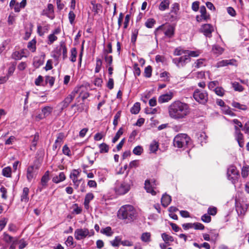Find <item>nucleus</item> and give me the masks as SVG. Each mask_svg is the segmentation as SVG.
<instances>
[{
    "label": "nucleus",
    "instance_id": "nucleus-35",
    "mask_svg": "<svg viewBox=\"0 0 249 249\" xmlns=\"http://www.w3.org/2000/svg\"><path fill=\"white\" fill-rule=\"evenodd\" d=\"M223 49L218 45H214L213 46L212 51L213 53L216 54L217 55H219L222 54L223 52Z\"/></svg>",
    "mask_w": 249,
    "mask_h": 249
},
{
    "label": "nucleus",
    "instance_id": "nucleus-36",
    "mask_svg": "<svg viewBox=\"0 0 249 249\" xmlns=\"http://www.w3.org/2000/svg\"><path fill=\"white\" fill-rule=\"evenodd\" d=\"M200 12L201 13V17L204 20H207L209 18V15L206 13V9L204 6H202L200 8Z\"/></svg>",
    "mask_w": 249,
    "mask_h": 249
},
{
    "label": "nucleus",
    "instance_id": "nucleus-49",
    "mask_svg": "<svg viewBox=\"0 0 249 249\" xmlns=\"http://www.w3.org/2000/svg\"><path fill=\"white\" fill-rule=\"evenodd\" d=\"M122 238L120 236L115 237V239L110 242L111 245L113 247H118L119 243H121Z\"/></svg>",
    "mask_w": 249,
    "mask_h": 249
},
{
    "label": "nucleus",
    "instance_id": "nucleus-4",
    "mask_svg": "<svg viewBox=\"0 0 249 249\" xmlns=\"http://www.w3.org/2000/svg\"><path fill=\"white\" fill-rule=\"evenodd\" d=\"M174 145L178 148H185L191 143L190 138L186 134H178L174 139Z\"/></svg>",
    "mask_w": 249,
    "mask_h": 249
},
{
    "label": "nucleus",
    "instance_id": "nucleus-58",
    "mask_svg": "<svg viewBox=\"0 0 249 249\" xmlns=\"http://www.w3.org/2000/svg\"><path fill=\"white\" fill-rule=\"evenodd\" d=\"M249 172V167L246 166H244L242 169L241 175L243 178L248 177Z\"/></svg>",
    "mask_w": 249,
    "mask_h": 249
},
{
    "label": "nucleus",
    "instance_id": "nucleus-22",
    "mask_svg": "<svg viewBox=\"0 0 249 249\" xmlns=\"http://www.w3.org/2000/svg\"><path fill=\"white\" fill-rule=\"evenodd\" d=\"M235 139L237 141L239 146L240 147H243L244 145V136L243 134L241 133H238L237 134H234Z\"/></svg>",
    "mask_w": 249,
    "mask_h": 249
},
{
    "label": "nucleus",
    "instance_id": "nucleus-53",
    "mask_svg": "<svg viewBox=\"0 0 249 249\" xmlns=\"http://www.w3.org/2000/svg\"><path fill=\"white\" fill-rule=\"evenodd\" d=\"M179 9V5L178 3H174L172 4L171 12L173 13L175 15L178 14V11Z\"/></svg>",
    "mask_w": 249,
    "mask_h": 249
},
{
    "label": "nucleus",
    "instance_id": "nucleus-43",
    "mask_svg": "<svg viewBox=\"0 0 249 249\" xmlns=\"http://www.w3.org/2000/svg\"><path fill=\"white\" fill-rule=\"evenodd\" d=\"M232 88L234 89V90L237 91L239 92H241L243 91L244 88L242 85H241L239 83L236 82H234L231 83Z\"/></svg>",
    "mask_w": 249,
    "mask_h": 249
},
{
    "label": "nucleus",
    "instance_id": "nucleus-50",
    "mask_svg": "<svg viewBox=\"0 0 249 249\" xmlns=\"http://www.w3.org/2000/svg\"><path fill=\"white\" fill-rule=\"evenodd\" d=\"M36 41L33 39L30 41L28 44V48L32 52H34L36 51Z\"/></svg>",
    "mask_w": 249,
    "mask_h": 249
},
{
    "label": "nucleus",
    "instance_id": "nucleus-42",
    "mask_svg": "<svg viewBox=\"0 0 249 249\" xmlns=\"http://www.w3.org/2000/svg\"><path fill=\"white\" fill-rule=\"evenodd\" d=\"M151 234L150 232H144L142 234L141 239L144 242H149L151 240Z\"/></svg>",
    "mask_w": 249,
    "mask_h": 249
},
{
    "label": "nucleus",
    "instance_id": "nucleus-2",
    "mask_svg": "<svg viewBox=\"0 0 249 249\" xmlns=\"http://www.w3.org/2000/svg\"><path fill=\"white\" fill-rule=\"evenodd\" d=\"M118 215L119 218L132 221L136 218L137 212L133 206L125 205L120 208L118 211Z\"/></svg>",
    "mask_w": 249,
    "mask_h": 249
},
{
    "label": "nucleus",
    "instance_id": "nucleus-20",
    "mask_svg": "<svg viewBox=\"0 0 249 249\" xmlns=\"http://www.w3.org/2000/svg\"><path fill=\"white\" fill-rule=\"evenodd\" d=\"M171 201V197L166 194H165L162 196V197L161 198V203L162 205L166 207L170 203Z\"/></svg>",
    "mask_w": 249,
    "mask_h": 249
},
{
    "label": "nucleus",
    "instance_id": "nucleus-23",
    "mask_svg": "<svg viewBox=\"0 0 249 249\" xmlns=\"http://www.w3.org/2000/svg\"><path fill=\"white\" fill-rule=\"evenodd\" d=\"M206 66V59L200 58L196 60L193 65L196 69H198Z\"/></svg>",
    "mask_w": 249,
    "mask_h": 249
},
{
    "label": "nucleus",
    "instance_id": "nucleus-6",
    "mask_svg": "<svg viewBox=\"0 0 249 249\" xmlns=\"http://www.w3.org/2000/svg\"><path fill=\"white\" fill-rule=\"evenodd\" d=\"M94 234L93 230L89 231L87 228H79L75 230L74 237L77 240H81L87 237H90Z\"/></svg>",
    "mask_w": 249,
    "mask_h": 249
},
{
    "label": "nucleus",
    "instance_id": "nucleus-24",
    "mask_svg": "<svg viewBox=\"0 0 249 249\" xmlns=\"http://www.w3.org/2000/svg\"><path fill=\"white\" fill-rule=\"evenodd\" d=\"M89 109V105L88 103L85 102L81 103L78 104L77 106V111L79 112H81L85 111L88 112Z\"/></svg>",
    "mask_w": 249,
    "mask_h": 249
},
{
    "label": "nucleus",
    "instance_id": "nucleus-64",
    "mask_svg": "<svg viewBox=\"0 0 249 249\" xmlns=\"http://www.w3.org/2000/svg\"><path fill=\"white\" fill-rule=\"evenodd\" d=\"M152 68L151 66H148L145 68L144 74L145 76L147 77H150L151 76Z\"/></svg>",
    "mask_w": 249,
    "mask_h": 249
},
{
    "label": "nucleus",
    "instance_id": "nucleus-39",
    "mask_svg": "<svg viewBox=\"0 0 249 249\" xmlns=\"http://www.w3.org/2000/svg\"><path fill=\"white\" fill-rule=\"evenodd\" d=\"M140 110V104L139 103H136L130 109L131 113L134 114H138Z\"/></svg>",
    "mask_w": 249,
    "mask_h": 249
},
{
    "label": "nucleus",
    "instance_id": "nucleus-3",
    "mask_svg": "<svg viewBox=\"0 0 249 249\" xmlns=\"http://www.w3.org/2000/svg\"><path fill=\"white\" fill-rule=\"evenodd\" d=\"M132 183L130 180L125 179L124 181L117 180L114 184V191L119 195L126 194L130 189Z\"/></svg>",
    "mask_w": 249,
    "mask_h": 249
},
{
    "label": "nucleus",
    "instance_id": "nucleus-57",
    "mask_svg": "<svg viewBox=\"0 0 249 249\" xmlns=\"http://www.w3.org/2000/svg\"><path fill=\"white\" fill-rule=\"evenodd\" d=\"M55 79L53 76H46L45 77V81L47 83H48L51 87H52L54 82Z\"/></svg>",
    "mask_w": 249,
    "mask_h": 249
},
{
    "label": "nucleus",
    "instance_id": "nucleus-5",
    "mask_svg": "<svg viewBox=\"0 0 249 249\" xmlns=\"http://www.w3.org/2000/svg\"><path fill=\"white\" fill-rule=\"evenodd\" d=\"M40 163L38 161H35L33 164L29 166L27 169L26 177L28 181L30 182L35 178L37 174V171L40 167Z\"/></svg>",
    "mask_w": 249,
    "mask_h": 249
},
{
    "label": "nucleus",
    "instance_id": "nucleus-25",
    "mask_svg": "<svg viewBox=\"0 0 249 249\" xmlns=\"http://www.w3.org/2000/svg\"><path fill=\"white\" fill-rule=\"evenodd\" d=\"M27 0H22L20 3L17 2L12 8H14L15 12H19L21 8H23L26 5Z\"/></svg>",
    "mask_w": 249,
    "mask_h": 249
},
{
    "label": "nucleus",
    "instance_id": "nucleus-46",
    "mask_svg": "<svg viewBox=\"0 0 249 249\" xmlns=\"http://www.w3.org/2000/svg\"><path fill=\"white\" fill-rule=\"evenodd\" d=\"M3 240L7 243H11L15 240L12 236L9 235L6 232L3 233Z\"/></svg>",
    "mask_w": 249,
    "mask_h": 249
},
{
    "label": "nucleus",
    "instance_id": "nucleus-13",
    "mask_svg": "<svg viewBox=\"0 0 249 249\" xmlns=\"http://www.w3.org/2000/svg\"><path fill=\"white\" fill-rule=\"evenodd\" d=\"M74 89H78L77 94L79 93V97H81L83 101H84L89 97V94L87 91L86 88L84 86H80L76 87Z\"/></svg>",
    "mask_w": 249,
    "mask_h": 249
},
{
    "label": "nucleus",
    "instance_id": "nucleus-30",
    "mask_svg": "<svg viewBox=\"0 0 249 249\" xmlns=\"http://www.w3.org/2000/svg\"><path fill=\"white\" fill-rule=\"evenodd\" d=\"M100 232L101 233L107 236H111L113 234V231L110 227H107L105 228L101 229Z\"/></svg>",
    "mask_w": 249,
    "mask_h": 249
},
{
    "label": "nucleus",
    "instance_id": "nucleus-10",
    "mask_svg": "<svg viewBox=\"0 0 249 249\" xmlns=\"http://www.w3.org/2000/svg\"><path fill=\"white\" fill-rule=\"evenodd\" d=\"M157 184L158 183L155 179L146 180L145 181L144 188L147 193L155 196L156 194L155 189Z\"/></svg>",
    "mask_w": 249,
    "mask_h": 249
},
{
    "label": "nucleus",
    "instance_id": "nucleus-14",
    "mask_svg": "<svg viewBox=\"0 0 249 249\" xmlns=\"http://www.w3.org/2000/svg\"><path fill=\"white\" fill-rule=\"evenodd\" d=\"M173 92L170 91L166 94L161 95L158 98V102L160 104L167 102L171 100L173 98Z\"/></svg>",
    "mask_w": 249,
    "mask_h": 249
},
{
    "label": "nucleus",
    "instance_id": "nucleus-63",
    "mask_svg": "<svg viewBox=\"0 0 249 249\" xmlns=\"http://www.w3.org/2000/svg\"><path fill=\"white\" fill-rule=\"evenodd\" d=\"M193 228L195 230H203L204 229V226L200 223L196 222L193 223Z\"/></svg>",
    "mask_w": 249,
    "mask_h": 249
},
{
    "label": "nucleus",
    "instance_id": "nucleus-47",
    "mask_svg": "<svg viewBox=\"0 0 249 249\" xmlns=\"http://www.w3.org/2000/svg\"><path fill=\"white\" fill-rule=\"evenodd\" d=\"M52 110V107L47 106L42 108V112L45 116H48L51 113Z\"/></svg>",
    "mask_w": 249,
    "mask_h": 249
},
{
    "label": "nucleus",
    "instance_id": "nucleus-44",
    "mask_svg": "<svg viewBox=\"0 0 249 249\" xmlns=\"http://www.w3.org/2000/svg\"><path fill=\"white\" fill-rule=\"evenodd\" d=\"M23 57H26V56L21 54V53L19 51H16L14 52L12 55V57L15 60H20Z\"/></svg>",
    "mask_w": 249,
    "mask_h": 249
},
{
    "label": "nucleus",
    "instance_id": "nucleus-60",
    "mask_svg": "<svg viewBox=\"0 0 249 249\" xmlns=\"http://www.w3.org/2000/svg\"><path fill=\"white\" fill-rule=\"evenodd\" d=\"M142 151L143 149L142 147L140 146H137L134 148L133 152L135 155H140L142 152Z\"/></svg>",
    "mask_w": 249,
    "mask_h": 249
},
{
    "label": "nucleus",
    "instance_id": "nucleus-41",
    "mask_svg": "<svg viewBox=\"0 0 249 249\" xmlns=\"http://www.w3.org/2000/svg\"><path fill=\"white\" fill-rule=\"evenodd\" d=\"M80 175V171L78 170H73L70 175V178L71 179H74L76 178H79Z\"/></svg>",
    "mask_w": 249,
    "mask_h": 249
},
{
    "label": "nucleus",
    "instance_id": "nucleus-1",
    "mask_svg": "<svg viewBox=\"0 0 249 249\" xmlns=\"http://www.w3.org/2000/svg\"><path fill=\"white\" fill-rule=\"evenodd\" d=\"M168 112L171 118L180 120L187 117L190 113V108L187 104L180 100H176L168 106Z\"/></svg>",
    "mask_w": 249,
    "mask_h": 249
},
{
    "label": "nucleus",
    "instance_id": "nucleus-61",
    "mask_svg": "<svg viewBox=\"0 0 249 249\" xmlns=\"http://www.w3.org/2000/svg\"><path fill=\"white\" fill-rule=\"evenodd\" d=\"M74 188L77 189L80 183L82 181V178H76V179L72 180Z\"/></svg>",
    "mask_w": 249,
    "mask_h": 249
},
{
    "label": "nucleus",
    "instance_id": "nucleus-19",
    "mask_svg": "<svg viewBox=\"0 0 249 249\" xmlns=\"http://www.w3.org/2000/svg\"><path fill=\"white\" fill-rule=\"evenodd\" d=\"M49 172L48 171H46L44 175L42 176L41 179V184L42 185V188H38L40 192L42 191L43 188H45L47 185V183L49 180Z\"/></svg>",
    "mask_w": 249,
    "mask_h": 249
},
{
    "label": "nucleus",
    "instance_id": "nucleus-33",
    "mask_svg": "<svg viewBox=\"0 0 249 249\" xmlns=\"http://www.w3.org/2000/svg\"><path fill=\"white\" fill-rule=\"evenodd\" d=\"M159 148V143L157 142L154 141L150 144L149 150L151 153H155Z\"/></svg>",
    "mask_w": 249,
    "mask_h": 249
},
{
    "label": "nucleus",
    "instance_id": "nucleus-37",
    "mask_svg": "<svg viewBox=\"0 0 249 249\" xmlns=\"http://www.w3.org/2000/svg\"><path fill=\"white\" fill-rule=\"evenodd\" d=\"M49 28V25L45 26L42 27L40 25L37 26V32L40 36H43L46 32L48 30Z\"/></svg>",
    "mask_w": 249,
    "mask_h": 249
},
{
    "label": "nucleus",
    "instance_id": "nucleus-32",
    "mask_svg": "<svg viewBox=\"0 0 249 249\" xmlns=\"http://www.w3.org/2000/svg\"><path fill=\"white\" fill-rule=\"evenodd\" d=\"M12 169L10 166L4 168L2 170V175L7 178L11 177Z\"/></svg>",
    "mask_w": 249,
    "mask_h": 249
},
{
    "label": "nucleus",
    "instance_id": "nucleus-15",
    "mask_svg": "<svg viewBox=\"0 0 249 249\" xmlns=\"http://www.w3.org/2000/svg\"><path fill=\"white\" fill-rule=\"evenodd\" d=\"M53 6L52 4H48L47 8L42 11V15L47 16L49 18L53 19L54 16L53 15Z\"/></svg>",
    "mask_w": 249,
    "mask_h": 249
},
{
    "label": "nucleus",
    "instance_id": "nucleus-40",
    "mask_svg": "<svg viewBox=\"0 0 249 249\" xmlns=\"http://www.w3.org/2000/svg\"><path fill=\"white\" fill-rule=\"evenodd\" d=\"M100 153H107L109 150V146L105 143H102L99 145Z\"/></svg>",
    "mask_w": 249,
    "mask_h": 249
},
{
    "label": "nucleus",
    "instance_id": "nucleus-21",
    "mask_svg": "<svg viewBox=\"0 0 249 249\" xmlns=\"http://www.w3.org/2000/svg\"><path fill=\"white\" fill-rule=\"evenodd\" d=\"M66 176L63 172H60L58 176L53 177L52 180L55 183H58L65 180Z\"/></svg>",
    "mask_w": 249,
    "mask_h": 249
},
{
    "label": "nucleus",
    "instance_id": "nucleus-17",
    "mask_svg": "<svg viewBox=\"0 0 249 249\" xmlns=\"http://www.w3.org/2000/svg\"><path fill=\"white\" fill-rule=\"evenodd\" d=\"M200 30L205 36L210 37L213 28L210 24H205L202 26Z\"/></svg>",
    "mask_w": 249,
    "mask_h": 249
},
{
    "label": "nucleus",
    "instance_id": "nucleus-45",
    "mask_svg": "<svg viewBox=\"0 0 249 249\" xmlns=\"http://www.w3.org/2000/svg\"><path fill=\"white\" fill-rule=\"evenodd\" d=\"M200 53V52L198 51H194L187 50L186 52V55H188V57L190 58L191 57H197L199 56Z\"/></svg>",
    "mask_w": 249,
    "mask_h": 249
},
{
    "label": "nucleus",
    "instance_id": "nucleus-34",
    "mask_svg": "<svg viewBox=\"0 0 249 249\" xmlns=\"http://www.w3.org/2000/svg\"><path fill=\"white\" fill-rule=\"evenodd\" d=\"M39 140V135L38 134H35L33 137V140H32V144L31 145L30 149L31 150H34L36 149V146L37 144V142Z\"/></svg>",
    "mask_w": 249,
    "mask_h": 249
},
{
    "label": "nucleus",
    "instance_id": "nucleus-51",
    "mask_svg": "<svg viewBox=\"0 0 249 249\" xmlns=\"http://www.w3.org/2000/svg\"><path fill=\"white\" fill-rule=\"evenodd\" d=\"M123 129L122 128H120L116 133L113 139H112V142L115 143L118 140V139H119L120 136L123 134Z\"/></svg>",
    "mask_w": 249,
    "mask_h": 249
},
{
    "label": "nucleus",
    "instance_id": "nucleus-56",
    "mask_svg": "<svg viewBox=\"0 0 249 249\" xmlns=\"http://www.w3.org/2000/svg\"><path fill=\"white\" fill-rule=\"evenodd\" d=\"M48 44L50 45L57 39V37L55 35L51 34L48 36Z\"/></svg>",
    "mask_w": 249,
    "mask_h": 249
},
{
    "label": "nucleus",
    "instance_id": "nucleus-31",
    "mask_svg": "<svg viewBox=\"0 0 249 249\" xmlns=\"http://www.w3.org/2000/svg\"><path fill=\"white\" fill-rule=\"evenodd\" d=\"M71 55L70 57V60L72 62H75L76 60V57L77 55V52L75 48H72L71 49Z\"/></svg>",
    "mask_w": 249,
    "mask_h": 249
},
{
    "label": "nucleus",
    "instance_id": "nucleus-59",
    "mask_svg": "<svg viewBox=\"0 0 249 249\" xmlns=\"http://www.w3.org/2000/svg\"><path fill=\"white\" fill-rule=\"evenodd\" d=\"M217 213V208L215 207H210L208 209V214L210 215H215Z\"/></svg>",
    "mask_w": 249,
    "mask_h": 249
},
{
    "label": "nucleus",
    "instance_id": "nucleus-29",
    "mask_svg": "<svg viewBox=\"0 0 249 249\" xmlns=\"http://www.w3.org/2000/svg\"><path fill=\"white\" fill-rule=\"evenodd\" d=\"M187 50H184L181 47L176 48L174 51V55L176 56H180L186 54Z\"/></svg>",
    "mask_w": 249,
    "mask_h": 249
},
{
    "label": "nucleus",
    "instance_id": "nucleus-26",
    "mask_svg": "<svg viewBox=\"0 0 249 249\" xmlns=\"http://www.w3.org/2000/svg\"><path fill=\"white\" fill-rule=\"evenodd\" d=\"M29 190L27 187H24L23 189L22 194L21 196V201L24 202H28L29 200L28 194Z\"/></svg>",
    "mask_w": 249,
    "mask_h": 249
},
{
    "label": "nucleus",
    "instance_id": "nucleus-16",
    "mask_svg": "<svg viewBox=\"0 0 249 249\" xmlns=\"http://www.w3.org/2000/svg\"><path fill=\"white\" fill-rule=\"evenodd\" d=\"M64 135L62 133H60L57 136V139L55 141V142L53 146V149L56 150L57 148H59L62 144Z\"/></svg>",
    "mask_w": 249,
    "mask_h": 249
},
{
    "label": "nucleus",
    "instance_id": "nucleus-48",
    "mask_svg": "<svg viewBox=\"0 0 249 249\" xmlns=\"http://www.w3.org/2000/svg\"><path fill=\"white\" fill-rule=\"evenodd\" d=\"M61 51H62L63 59H65L67 57V49L66 46L63 44L60 45L59 51L60 52Z\"/></svg>",
    "mask_w": 249,
    "mask_h": 249
},
{
    "label": "nucleus",
    "instance_id": "nucleus-11",
    "mask_svg": "<svg viewBox=\"0 0 249 249\" xmlns=\"http://www.w3.org/2000/svg\"><path fill=\"white\" fill-rule=\"evenodd\" d=\"M77 89H74L60 103L62 105L61 110L68 107L69 104L72 102L77 94Z\"/></svg>",
    "mask_w": 249,
    "mask_h": 249
},
{
    "label": "nucleus",
    "instance_id": "nucleus-54",
    "mask_svg": "<svg viewBox=\"0 0 249 249\" xmlns=\"http://www.w3.org/2000/svg\"><path fill=\"white\" fill-rule=\"evenodd\" d=\"M223 113L225 114L229 115L231 116H235V114L232 112L229 107H225L223 109Z\"/></svg>",
    "mask_w": 249,
    "mask_h": 249
},
{
    "label": "nucleus",
    "instance_id": "nucleus-38",
    "mask_svg": "<svg viewBox=\"0 0 249 249\" xmlns=\"http://www.w3.org/2000/svg\"><path fill=\"white\" fill-rule=\"evenodd\" d=\"M231 106L235 108L243 110H246L247 109L246 105L240 104L239 103L235 101L232 102Z\"/></svg>",
    "mask_w": 249,
    "mask_h": 249
},
{
    "label": "nucleus",
    "instance_id": "nucleus-27",
    "mask_svg": "<svg viewBox=\"0 0 249 249\" xmlns=\"http://www.w3.org/2000/svg\"><path fill=\"white\" fill-rule=\"evenodd\" d=\"M161 237L162 240L164 241L165 243L167 245H170V242L174 241L173 237L166 233H163L161 234Z\"/></svg>",
    "mask_w": 249,
    "mask_h": 249
},
{
    "label": "nucleus",
    "instance_id": "nucleus-28",
    "mask_svg": "<svg viewBox=\"0 0 249 249\" xmlns=\"http://www.w3.org/2000/svg\"><path fill=\"white\" fill-rule=\"evenodd\" d=\"M169 0H163L160 4L159 9L160 11H165L169 8Z\"/></svg>",
    "mask_w": 249,
    "mask_h": 249
},
{
    "label": "nucleus",
    "instance_id": "nucleus-18",
    "mask_svg": "<svg viewBox=\"0 0 249 249\" xmlns=\"http://www.w3.org/2000/svg\"><path fill=\"white\" fill-rule=\"evenodd\" d=\"M236 63L235 59H232L230 60H222L218 62L215 65L216 68L225 67L228 65H234Z\"/></svg>",
    "mask_w": 249,
    "mask_h": 249
},
{
    "label": "nucleus",
    "instance_id": "nucleus-55",
    "mask_svg": "<svg viewBox=\"0 0 249 249\" xmlns=\"http://www.w3.org/2000/svg\"><path fill=\"white\" fill-rule=\"evenodd\" d=\"M215 93L218 96H223L225 93L224 89L221 87H216L214 89Z\"/></svg>",
    "mask_w": 249,
    "mask_h": 249
},
{
    "label": "nucleus",
    "instance_id": "nucleus-52",
    "mask_svg": "<svg viewBox=\"0 0 249 249\" xmlns=\"http://www.w3.org/2000/svg\"><path fill=\"white\" fill-rule=\"evenodd\" d=\"M156 23V21L153 18L148 19L145 23L146 27L151 28L153 27Z\"/></svg>",
    "mask_w": 249,
    "mask_h": 249
},
{
    "label": "nucleus",
    "instance_id": "nucleus-12",
    "mask_svg": "<svg viewBox=\"0 0 249 249\" xmlns=\"http://www.w3.org/2000/svg\"><path fill=\"white\" fill-rule=\"evenodd\" d=\"M159 30H165L164 35L168 37H171L174 35L175 28L172 25H168L167 27L166 28L162 25L157 28L156 32H158Z\"/></svg>",
    "mask_w": 249,
    "mask_h": 249
},
{
    "label": "nucleus",
    "instance_id": "nucleus-62",
    "mask_svg": "<svg viewBox=\"0 0 249 249\" xmlns=\"http://www.w3.org/2000/svg\"><path fill=\"white\" fill-rule=\"evenodd\" d=\"M201 220L205 223H209L211 221V217L208 214H204L201 216Z\"/></svg>",
    "mask_w": 249,
    "mask_h": 249
},
{
    "label": "nucleus",
    "instance_id": "nucleus-9",
    "mask_svg": "<svg viewBox=\"0 0 249 249\" xmlns=\"http://www.w3.org/2000/svg\"><path fill=\"white\" fill-rule=\"evenodd\" d=\"M190 61L191 58H189L188 56L186 55V54L172 59V62L178 69L184 67Z\"/></svg>",
    "mask_w": 249,
    "mask_h": 249
},
{
    "label": "nucleus",
    "instance_id": "nucleus-7",
    "mask_svg": "<svg viewBox=\"0 0 249 249\" xmlns=\"http://www.w3.org/2000/svg\"><path fill=\"white\" fill-rule=\"evenodd\" d=\"M193 97L196 102L203 105L205 104L208 100L207 92L198 89L194 91Z\"/></svg>",
    "mask_w": 249,
    "mask_h": 249
},
{
    "label": "nucleus",
    "instance_id": "nucleus-8",
    "mask_svg": "<svg viewBox=\"0 0 249 249\" xmlns=\"http://www.w3.org/2000/svg\"><path fill=\"white\" fill-rule=\"evenodd\" d=\"M227 176L229 180H231L232 183H235L239 176L238 171L235 166L231 165L227 170Z\"/></svg>",
    "mask_w": 249,
    "mask_h": 249
}]
</instances>
